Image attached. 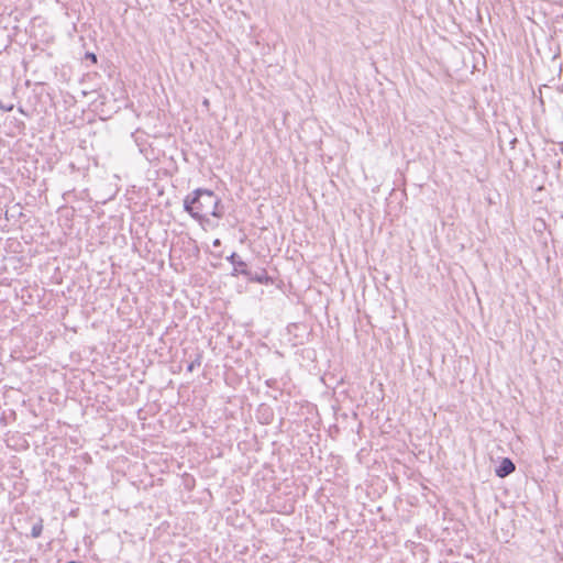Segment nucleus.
Returning a JSON list of instances; mask_svg holds the SVG:
<instances>
[{"label":"nucleus","mask_w":563,"mask_h":563,"mask_svg":"<svg viewBox=\"0 0 563 563\" xmlns=\"http://www.w3.org/2000/svg\"><path fill=\"white\" fill-rule=\"evenodd\" d=\"M201 358L202 356L200 354H197L196 358L188 364L187 371L192 372L196 367H199L201 365Z\"/></svg>","instance_id":"obj_6"},{"label":"nucleus","mask_w":563,"mask_h":563,"mask_svg":"<svg viewBox=\"0 0 563 563\" xmlns=\"http://www.w3.org/2000/svg\"><path fill=\"white\" fill-rule=\"evenodd\" d=\"M266 384H267V386L273 387V386H274V384H276V380H275V379H268V380L266 382Z\"/></svg>","instance_id":"obj_9"},{"label":"nucleus","mask_w":563,"mask_h":563,"mask_svg":"<svg viewBox=\"0 0 563 563\" xmlns=\"http://www.w3.org/2000/svg\"><path fill=\"white\" fill-rule=\"evenodd\" d=\"M43 528H44L43 519L42 518H37V520L32 526L30 537L33 538V539L40 538L42 532H43Z\"/></svg>","instance_id":"obj_5"},{"label":"nucleus","mask_w":563,"mask_h":563,"mask_svg":"<svg viewBox=\"0 0 563 563\" xmlns=\"http://www.w3.org/2000/svg\"><path fill=\"white\" fill-rule=\"evenodd\" d=\"M516 470L515 463L509 457H504L497 468L495 470L496 476L505 478Z\"/></svg>","instance_id":"obj_3"},{"label":"nucleus","mask_w":563,"mask_h":563,"mask_svg":"<svg viewBox=\"0 0 563 563\" xmlns=\"http://www.w3.org/2000/svg\"><path fill=\"white\" fill-rule=\"evenodd\" d=\"M228 261L233 265L232 275L236 276L239 274L243 276H250V271L246 268V263L241 260V257L236 253H232Z\"/></svg>","instance_id":"obj_2"},{"label":"nucleus","mask_w":563,"mask_h":563,"mask_svg":"<svg viewBox=\"0 0 563 563\" xmlns=\"http://www.w3.org/2000/svg\"><path fill=\"white\" fill-rule=\"evenodd\" d=\"M251 282H256L258 284L268 285L273 282L272 277L267 275L265 269H261L260 272L252 273L250 271V276H245Z\"/></svg>","instance_id":"obj_4"},{"label":"nucleus","mask_w":563,"mask_h":563,"mask_svg":"<svg viewBox=\"0 0 563 563\" xmlns=\"http://www.w3.org/2000/svg\"><path fill=\"white\" fill-rule=\"evenodd\" d=\"M221 245V241L219 239H216L213 241V246H220Z\"/></svg>","instance_id":"obj_10"},{"label":"nucleus","mask_w":563,"mask_h":563,"mask_svg":"<svg viewBox=\"0 0 563 563\" xmlns=\"http://www.w3.org/2000/svg\"><path fill=\"white\" fill-rule=\"evenodd\" d=\"M516 143H517V139H512V140L510 141V145H511V147H512V148H514V146H515V144H516Z\"/></svg>","instance_id":"obj_11"},{"label":"nucleus","mask_w":563,"mask_h":563,"mask_svg":"<svg viewBox=\"0 0 563 563\" xmlns=\"http://www.w3.org/2000/svg\"><path fill=\"white\" fill-rule=\"evenodd\" d=\"M184 210L195 220L203 222L209 216L221 219L224 207L221 199L210 189L198 188L184 199Z\"/></svg>","instance_id":"obj_1"},{"label":"nucleus","mask_w":563,"mask_h":563,"mask_svg":"<svg viewBox=\"0 0 563 563\" xmlns=\"http://www.w3.org/2000/svg\"><path fill=\"white\" fill-rule=\"evenodd\" d=\"M0 108L4 111H12L13 104L12 103L7 104V103L0 101Z\"/></svg>","instance_id":"obj_7"},{"label":"nucleus","mask_w":563,"mask_h":563,"mask_svg":"<svg viewBox=\"0 0 563 563\" xmlns=\"http://www.w3.org/2000/svg\"><path fill=\"white\" fill-rule=\"evenodd\" d=\"M86 57H87V58H89V59H91V60H92V63H97V56H96V54H93V53H87V54H86Z\"/></svg>","instance_id":"obj_8"},{"label":"nucleus","mask_w":563,"mask_h":563,"mask_svg":"<svg viewBox=\"0 0 563 563\" xmlns=\"http://www.w3.org/2000/svg\"><path fill=\"white\" fill-rule=\"evenodd\" d=\"M209 2H211V0H208Z\"/></svg>","instance_id":"obj_12"}]
</instances>
